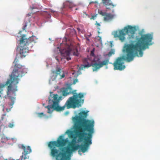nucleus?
<instances>
[{
	"instance_id": "cd10ccee",
	"label": "nucleus",
	"mask_w": 160,
	"mask_h": 160,
	"mask_svg": "<svg viewBox=\"0 0 160 160\" xmlns=\"http://www.w3.org/2000/svg\"><path fill=\"white\" fill-rule=\"evenodd\" d=\"M78 82V79H76L74 80L73 83V84H75L76 82Z\"/></svg>"
},
{
	"instance_id": "473e14b6",
	"label": "nucleus",
	"mask_w": 160,
	"mask_h": 160,
	"mask_svg": "<svg viewBox=\"0 0 160 160\" xmlns=\"http://www.w3.org/2000/svg\"><path fill=\"white\" fill-rule=\"evenodd\" d=\"M6 115V114H4L3 115V116H5ZM4 119V117H2V119H1V120H3V119Z\"/></svg>"
},
{
	"instance_id": "6ab92c4d",
	"label": "nucleus",
	"mask_w": 160,
	"mask_h": 160,
	"mask_svg": "<svg viewBox=\"0 0 160 160\" xmlns=\"http://www.w3.org/2000/svg\"><path fill=\"white\" fill-rule=\"evenodd\" d=\"M73 6V5L72 3L69 1H67L63 3V8L68 7L69 8H72Z\"/></svg>"
},
{
	"instance_id": "a19ab883",
	"label": "nucleus",
	"mask_w": 160,
	"mask_h": 160,
	"mask_svg": "<svg viewBox=\"0 0 160 160\" xmlns=\"http://www.w3.org/2000/svg\"><path fill=\"white\" fill-rule=\"evenodd\" d=\"M91 34H90V35H89V36H91Z\"/></svg>"
},
{
	"instance_id": "ddd939ff",
	"label": "nucleus",
	"mask_w": 160,
	"mask_h": 160,
	"mask_svg": "<svg viewBox=\"0 0 160 160\" xmlns=\"http://www.w3.org/2000/svg\"><path fill=\"white\" fill-rule=\"evenodd\" d=\"M72 88H71L68 87L67 88H65L62 92V94L63 96H66L67 95L69 94H70L72 93L73 94V96L74 95H77L78 97H80V96H81V98H78V99H80L81 100L82 102V103L81 104V105L79 107H81L83 104L84 102L83 99L82 98H83L84 95V94L82 93H77L76 92V90H74L72 91Z\"/></svg>"
},
{
	"instance_id": "7ed1b4c3",
	"label": "nucleus",
	"mask_w": 160,
	"mask_h": 160,
	"mask_svg": "<svg viewBox=\"0 0 160 160\" xmlns=\"http://www.w3.org/2000/svg\"><path fill=\"white\" fill-rule=\"evenodd\" d=\"M81 98V96L78 97V96L74 95L69 97L67 101L64 105L62 107L59 106L58 105L59 100L61 99V97L58 98V95L57 94H52L50 93V95L48 97L49 103L50 104L52 103V105H48L45 107L48 109V113H51L53 110L57 111H62L65 109V107L68 109L72 108L75 109L76 108H79L82 103L81 100L78 99Z\"/></svg>"
},
{
	"instance_id": "39448f33",
	"label": "nucleus",
	"mask_w": 160,
	"mask_h": 160,
	"mask_svg": "<svg viewBox=\"0 0 160 160\" xmlns=\"http://www.w3.org/2000/svg\"><path fill=\"white\" fill-rule=\"evenodd\" d=\"M90 55L94 57L93 60L95 62L92 63V61L88 58H85L83 60V63L84 64L81 65L79 67V70H82L84 68H88L92 66L93 71L94 72L98 71L103 66L108 65L109 63L108 59H106L102 62H99L100 59L94 57V50L91 51Z\"/></svg>"
},
{
	"instance_id": "412c9836",
	"label": "nucleus",
	"mask_w": 160,
	"mask_h": 160,
	"mask_svg": "<svg viewBox=\"0 0 160 160\" xmlns=\"http://www.w3.org/2000/svg\"><path fill=\"white\" fill-rule=\"evenodd\" d=\"M115 53V51L113 49H111L108 54V55L109 57L111 56L112 54Z\"/></svg>"
},
{
	"instance_id": "9d476101",
	"label": "nucleus",
	"mask_w": 160,
	"mask_h": 160,
	"mask_svg": "<svg viewBox=\"0 0 160 160\" xmlns=\"http://www.w3.org/2000/svg\"><path fill=\"white\" fill-rule=\"evenodd\" d=\"M65 43H63L65 44V48L60 51L61 54L65 57L68 61L71 59V58L69 56L70 54L78 56L79 53L77 47L75 46L73 43L68 44V42L66 39H65Z\"/></svg>"
},
{
	"instance_id": "a211bd4d",
	"label": "nucleus",
	"mask_w": 160,
	"mask_h": 160,
	"mask_svg": "<svg viewBox=\"0 0 160 160\" xmlns=\"http://www.w3.org/2000/svg\"><path fill=\"white\" fill-rule=\"evenodd\" d=\"M75 130H74V132L73 131H71V130H68L66 131V133L68 135V136L70 138H74V137L76 136H75V134H74V132L75 133V134L78 137V136L75 133Z\"/></svg>"
},
{
	"instance_id": "4be33fe9",
	"label": "nucleus",
	"mask_w": 160,
	"mask_h": 160,
	"mask_svg": "<svg viewBox=\"0 0 160 160\" xmlns=\"http://www.w3.org/2000/svg\"><path fill=\"white\" fill-rule=\"evenodd\" d=\"M15 125V123L13 122L9 123L8 124V127L9 128H12Z\"/></svg>"
},
{
	"instance_id": "ea45409f",
	"label": "nucleus",
	"mask_w": 160,
	"mask_h": 160,
	"mask_svg": "<svg viewBox=\"0 0 160 160\" xmlns=\"http://www.w3.org/2000/svg\"><path fill=\"white\" fill-rule=\"evenodd\" d=\"M98 33H100V32H99V31H98Z\"/></svg>"
},
{
	"instance_id": "6e6552de",
	"label": "nucleus",
	"mask_w": 160,
	"mask_h": 160,
	"mask_svg": "<svg viewBox=\"0 0 160 160\" xmlns=\"http://www.w3.org/2000/svg\"><path fill=\"white\" fill-rule=\"evenodd\" d=\"M76 138L77 136L72 138L71 142L68 143L67 146L60 149L61 152L58 156L61 157V160H70V155L77 148V145L76 144Z\"/></svg>"
},
{
	"instance_id": "aec40b11",
	"label": "nucleus",
	"mask_w": 160,
	"mask_h": 160,
	"mask_svg": "<svg viewBox=\"0 0 160 160\" xmlns=\"http://www.w3.org/2000/svg\"><path fill=\"white\" fill-rule=\"evenodd\" d=\"M9 139H10V138H8L6 137H2L1 139V142L2 143L4 142L7 141Z\"/></svg>"
},
{
	"instance_id": "c85d7f7f",
	"label": "nucleus",
	"mask_w": 160,
	"mask_h": 160,
	"mask_svg": "<svg viewBox=\"0 0 160 160\" xmlns=\"http://www.w3.org/2000/svg\"><path fill=\"white\" fill-rule=\"evenodd\" d=\"M38 9V7H37V6H33L32 8H31V9L32 10L34 9Z\"/></svg>"
},
{
	"instance_id": "7c9ffc66",
	"label": "nucleus",
	"mask_w": 160,
	"mask_h": 160,
	"mask_svg": "<svg viewBox=\"0 0 160 160\" xmlns=\"http://www.w3.org/2000/svg\"><path fill=\"white\" fill-rule=\"evenodd\" d=\"M98 38H99L98 40L100 41V42L102 41V38L100 36H98Z\"/></svg>"
},
{
	"instance_id": "4c0bfd02",
	"label": "nucleus",
	"mask_w": 160,
	"mask_h": 160,
	"mask_svg": "<svg viewBox=\"0 0 160 160\" xmlns=\"http://www.w3.org/2000/svg\"><path fill=\"white\" fill-rule=\"evenodd\" d=\"M2 132H4V130H2Z\"/></svg>"
},
{
	"instance_id": "5701e85b",
	"label": "nucleus",
	"mask_w": 160,
	"mask_h": 160,
	"mask_svg": "<svg viewBox=\"0 0 160 160\" xmlns=\"http://www.w3.org/2000/svg\"><path fill=\"white\" fill-rule=\"evenodd\" d=\"M68 31H70V35L75 34V31L74 29H70L68 30Z\"/></svg>"
},
{
	"instance_id": "0eeeda50",
	"label": "nucleus",
	"mask_w": 160,
	"mask_h": 160,
	"mask_svg": "<svg viewBox=\"0 0 160 160\" xmlns=\"http://www.w3.org/2000/svg\"><path fill=\"white\" fill-rule=\"evenodd\" d=\"M68 142L67 139H63L62 136H60L57 141L50 142L48 147L51 149V155L53 157H56L57 160H61V157L58 156L60 152H59V150L56 148V147H62L65 146Z\"/></svg>"
},
{
	"instance_id": "b1692460",
	"label": "nucleus",
	"mask_w": 160,
	"mask_h": 160,
	"mask_svg": "<svg viewBox=\"0 0 160 160\" xmlns=\"http://www.w3.org/2000/svg\"><path fill=\"white\" fill-rule=\"evenodd\" d=\"M38 116L40 118H42L43 116H45V115L43 112L38 113H37Z\"/></svg>"
},
{
	"instance_id": "20e7f679",
	"label": "nucleus",
	"mask_w": 160,
	"mask_h": 160,
	"mask_svg": "<svg viewBox=\"0 0 160 160\" xmlns=\"http://www.w3.org/2000/svg\"><path fill=\"white\" fill-rule=\"evenodd\" d=\"M88 112L82 111L79 113L78 116L73 118L75 123V132L94 131V122L93 120L86 119Z\"/></svg>"
},
{
	"instance_id": "72a5a7b5",
	"label": "nucleus",
	"mask_w": 160,
	"mask_h": 160,
	"mask_svg": "<svg viewBox=\"0 0 160 160\" xmlns=\"http://www.w3.org/2000/svg\"><path fill=\"white\" fill-rule=\"evenodd\" d=\"M86 39L88 41H89L90 40L88 38H86Z\"/></svg>"
},
{
	"instance_id": "c9c22d12",
	"label": "nucleus",
	"mask_w": 160,
	"mask_h": 160,
	"mask_svg": "<svg viewBox=\"0 0 160 160\" xmlns=\"http://www.w3.org/2000/svg\"><path fill=\"white\" fill-rule=\"evenodd\" d=\"M56 59L58 61V59L57 58H56Z\"/></svg>"
},
{
	"instance_id": "dca6fc26",
	"label": "nucleus",
	"mask_w": 160,
	"mask_h": 160,
	"mask_svg": "<svg viewBox=\"0 0 160 160\" xmlns=\"http://www.w3.org/2000/svg\"><path fill=\"white\" fill-rule=\"evenodd\" d=\"M102 2L106 7V11L108 12L115 5L113 4L111 0H102Z\"/></svg>"
},
{
	"instance_id": "e433bc0d",
	"label": "nucleus",
	"mask_w": 160,
	"mask_h": 160,
	"mask_svg": "<svg viewBox=\"0 0 160 160\" xmlns=\"http://www.w3.org/2000/svg\"><path fill=\"white\" fill-rule=\"evenodd\" d=\"M3 110H4V107L3 106Z\"/></svg>"
},
{
	"instance_id": "f704fd0d",
	"label": "nucleus",
	"mask_w": 160,
	"mask_h": 160,
	"mask_svg": "<svg viewBox=\"0 0 160 160\" xmlns=\"http://www.w3.org/2000/svg\"><path fill=\"white\" fill-rule=\"evenodd\" d=\"M83 13L85 14L86 16H88V14L86 13V12H83Z\"/></svg>"
},
{
	"instance_id": "f257e3e1",
	"label": "nucleus",
	"mask_w": 160,
	"mask_h": 160,
	"mask_svg": "<svg viewBox=\"0 0 160 160\" xmlns=\"http://www.w3.org/2000/svg\"><path fill=\"white\" fill-rule=\"evenodd\" d=\"M18 62V59L16 58L13 62H15L14 69L11 75H10V79H8L5 84H0V97H2L4 95L3 88L5 86L9 85L8 87L7 93L12 101L11 103H8L11 108H12V106L14 104L15 99V98L12 97L11 95L12 94L14 96L15 95V92L18 91L17 85L18 83L20 78L24 75L25 73L27 72L26 69L25 67L17 63Z\"/></svg>"
},
{
	"instance_id": "2eb2a0df",
	"label": "nucleus",
	"mask_w": 160,
	"mask_h": 160,
	"mask_svg": "<svg viewBox=\"0 0 160 160\" xmlns=\"http://www.w3.org/2000/svg\"><path fill=\"white\" fill-rule=\"evenodd\" d=\"M98 13L102 16H104V21L106 22H109L112 20L115 16V15L114 14L103 12L102 10H99Z\"/></svg>"
},
{
	"instance_id": "58836bf2",
	"label": "nucleus",
	"mask_w": 160,
	"mask_h": 160,
	"mask_svg": "<svg viewBox=\"0 0 160 160\" xmlns=\"http://www.w3.org/2000/svg\"><path fill=\"white\" fill-rule=\"evenodd\" d=\"M28 15L30 16V15L29 14H28Z\"/></svg>"
},
{
	"instance_id": "9b49d317",
	"label": "nucleus",
	"mask_w": 160,
	"mask_h": 160,
	"mask_svg": "<svg viewBox=\"0 0 160 160\" xmlns=\"http://www.w3.org/2000/svg\"><path fill=\"white\" fill-rule=\"evenodd\" d=\"M136 31L135 28L131 26H128L124 28L123 29L117 31L115 33V37H117L122 42L125 39V36L127 34L129 36L130 39H134V34Z\"/></svg>"
},
{
	"instance_id": "f3484780",
	"label": "nucleus",
	"mask_w": 160,
	"mask_h": 160,
	"mask_svg": "<svg viewBox=\"0 0 160 160\" xmlns=\"http://www.w3.org/2000/svg\"><path fill=\"white\" fill-rule=\"evenodd\" d=\"M55 73L57 76L59 75L60 76V78H62L65 77V74L63 72L61 68H57L56 69Z\"/></svg>"
},
{
	"instance_id": "423d86ee",
	"label": "nucleus",
	"mask_w": 160,
	"mask_h": 160,
	"mask_svg": "<svg viewBox=\"0 0 160 160\" xmlns=\"http://www.w3.org/2000/svg\"><path fill=\"white\" fill-rule=\"evenodd\" d=\"M87 132H88V133L85 132L83 131L82 132H75L79 140L81 141L84 140V142L83 144H77L76 148H77L75 149V151L79 149L78 152L81 151L83 153H84L88 150L89 145L92 144V138L94 131Z\"/></svg>"
},
{
	"instance_id": "f03ea898",
	"label": "nucleus",
	"mask_w": 160,
	"mask_h": 160,
	"mask_svg": "<svg viewBox=\"0 0 160 160\" xmlns=\"http://www.w3.org/2000/svg\"><path fill=\"white\" fill-rule=\"evenodd\" d=\"M141 34V37L137 36L135 38L136 42L134 44L135 41H131L130 44H125L123 48V52L127 53V59L129 61H132L135 56L137 55L138 52L140 57L143 55L142 50H144L148 45H151V43L152 39V35L148 33Z\"/></svg>"
},
{
	"instance_id": "c756f323",
	"label": "nucleus",
	"mask_w": 160,
	"mask_h": 160,
	"mask_svg": "<svg viewBox=\"0 0 160 160\" xmlns=\"http://www.w3.org/2000/svg\"><path fill=\"white\" fill-rule=\"evenodd\" d=\"M92 3H98V2L97 1H95V2H91L89 3V4H91Z\"/></svg>"
},
{
	"instance_id": "bb28decb",
	"label": "nucleus",
	"mask_w": 160,
	"mask_h": 160,
	"mask_svg": "<svg viewBox=\"0 0 160 160\" xmlns=\"http://www.w3.org/2000/svg\"><path fill=\"white\" fill-rule=\"evenodd\" d=\"M27 23L26 22H25V25H24V26H23V27L22 28L23 30H24L25 29L26 27H27Z\"/></svg>"
},
{
	"instance_id": "2f4dec72",
	"label": "nucleus",
	"mask_w": 160,
	"mask_h": 160,
	"mask_svg": "<svg viewBox=\"0 0 160 160\" xmlns=\"http://www.w3.org/2000/svg\"><path fill=\"white\" fill-rule=\"evenodd\" d=\"M6 110L7 112H9L11 110V108L8 109L7 108H6Z\"/></svg>"
},
{
	"instance_id": "4468645a",
	"label": "nucleus",
	"mask_w": 160,
	"mask_h": 160,
	"mask_svg": "<svg viewBox=\"0 0 160 160\" xmlns=\"http://www.w3.org/2000/svg\"><path fill=\"white\" fill-rule=\"evenodd\" d=\"M18 148L20 149H22L23 151L22 153V155L21 156L22 158V160H25L27 158L26 155L32 152V150L29 146H25L23 144H19L18 145Z\"/></svg>"
},
{
	"instance_id": "79ce46f5",
	"label": "nucleus",
	"mask_w": 160,
	"mask_h": 160,
	"mask_svg": "<svg viewBox=\"0 0 160 160\" xmlns=\"http://www.w3.org/2000/svg\"><path fill=\"white\" fill-rule=\"evenodd\" d=\"M75 9H76V10H77V8H76Z\"/></svg>"
},
{
	"instance_id": "f8f14e48",
	"label": "nucleus",
	"mask_w": 160,
	"mask_h": 160,
	"mask_svg": "<svg viewBox=\"0 0 160 160\" xmlns=\"http://www.w3.org/2000/svg\"><path fill=\"white\" fill-rule=\"evenodd\" d=\"M123 52L125 53V55L117 58L113 63V69L114 70L122 71L124 70L125 68V66L124 65V61L126 60L128 62H131L129 61L127 59V53L126 52Z\"/></svg>"
},
{
	"instance_id": "a878e982",
	"label": "nucleus",
	"mask_w": 160,
	"mask_h": 160,
	"mask_svg": "<svg viewBox=\"0 0 160 160\" xmlns=\"http://www.w3.org/2000/svg\"><path fill=\"white\" fill-rule=\"evenodd\" d=\"M97 14L93 15L92 16L91 18H90V19L94 20L95 19V18L97 17Z\"/></svg>"
},
{
	"instance_id": "393cba45",
	"label": "nucleus",
	"mask_w": 160,
	"mask_h": 160,
	"mask_svg": "<svg viewBox=\"0 0 160 160\" xmlns=\"http://www.w3.org/2000/svg\"><path fill=\"white\" fill-rule=\"evenodd\" d=\"M96 25H97V26L98 27V30H100V28H99V27L100 26V24L99 23H98L97 21H96Z\"/></svg>"
},
{
	"instance_id": "1a4fd4ad",
	"label": "nucleus",
	"mask_w": 160,
	"mask_h": 160,
	"mask_svg": "<svg viewBox=\"0 0 160 160\" xmlns=\"http://www.w3.org/2000/svg\"><path fill=\"white\" fill-rule=\"evenodd\" d=\"M36 37L32 36L27 38H24V37H22L20 40V53L21 56L25 57L28 53L29 50L28 46H30L32 48L35 43L34 40Z\"/></svg>"
}]
</instances>
